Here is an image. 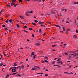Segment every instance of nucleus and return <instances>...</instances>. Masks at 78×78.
I'll return each instance as SVG.
<instances>
[{
	"mask_svg": "<svg viewBox=\"0 0 78 78\" xmlns=\"http://www.w3.org/2000/svg\"><path fill=\"white\" fill-rule=\"evenodd\" d=\"M24 69V65H22L21 66V68H20V69Z\"/></svg>",
	"mask_w": 78,
	"mask_h": 78,
	"instance_id": "nucleus-1",
	"label": "nucleus"
},
{
	"mask_svg": "<svg viewBox=\"0 0 78 78\" xmlns=\"http://www.w3.org/2000/svg\"><path fill=\"white\" fill-rule=\"evenodd\" d=\"M35 45H37V46H39V45H40V44L39 43H35Z\"/></svg>",
	"mask_w": 78,
	"mask_h": 78,
	"instance_id": "nucleus-2",
	"label": "nucleus"
},
{
	"mask_svg": "<svg viewBox=\"0 0 78 78\" xmlns=\"http://www.w3.org/2000/svg\"><path fill=\"white\" fill-rule=\"evenodd\" d=\"M73 37L74 39H76L77 38V36L76 35H75L73 36Z\"/></svg>",
	"mask_w": 78,
	"mask_h": 78,
	"instance_id": "nucleus-3",
	"label": "nucleus"
},
{
	"mask_svg": "<svg viewBox=\"0 0 78 78\" xmlns=\"http://www.w3.org/2000/svg\"><path fill=\"white\" fill-rule=\"evenodd\" d=\"M44 23V22H41V21H39L38 22V23H39V24H43V23Z\"/></svg>",
	"mask_w": 78,
	"mask_h": 78,
	"instance_id": "nucleus-4",
	"label": "nucleus"
},
{
	"mask_svg": "<svg viewBox=\"0 0 78 78\" xmlns=\"http://www.w3.org/2000/svg\"><path fill=\"white\" fill-rule=\"evenodd\" d=\"M29 12V11L26 12V16H28V13Z\"/></svg>",
	"mask_w": 78,
	"mask_h": 78,
	"instance_id": "nucleus-5",
	"label": "nucleus"
},
{
	"mask_svg": "<svg viewBox=\"0 0 78 78\" xmlns=\"http://www.w3.org/2000/svg\"><path fill=\"white\" fill-rule=\"evenodd\" d=\"M63 28V31H65V30H66V27H62Z\"/></svg>",
	"mask_w": 78,
	"mask_h": 78,
	"instance_id": "nucleus-6",
	"label": "nucleus"
},
{
	"mask_svg": "<svg viewBox=\"0 0 78 78\" xmlns=\"http://www.w3.org/2000/svg\"><path fill=\"white\" fill-rule=\"evenodd\" d=\"M20 18H21V19H24V18H23V16H22L20 15Z\"/></svg>",
	"mask_w": 78,
	"mask_h": 78,
	"instance_id": "nucleus-7",
	"label": "nucleus"
},
{
	"mask_svg": "<svg viewBox=\"0 0 78 78\" xmlns=\"http://www.w3.org/2000/svg\"><path fill=\"white\" fill-rule=\"evenodd\" d=\"M12 72H16V69H13L12 70Z\"/></svg>",
	"mask_w": 78,
	"mask_h": 78,
	"instance_id": "nucleus-8",
	"label": "nucleus"
},
{
	"mask_svg": "<svg viewBox=\"0 0 78 78\" xmlns=\"http://www.w3.org/2000/svg\"><path fill=\"white\" fill-rule=\"evenodd\" d=\"M16 27L17 28H20V26L18 24H17L16 25Z\"/></svg>",
	"mask_w": 78,
	"mask_h": 78,
	"instance_id": "nucleus-9",
	"label": "nucleus"
},
{
	"mask_svg": "<svg viewBox=\"0 0 78 78\" xmlns=\"http://www.w3.org/2000/svg\"><path fill=\"white\" fill-rule=\"evenodd\" d=\"M3 55H4V56H6V54H5V52L4 51H3Z\"/></svg>",
	"mask_w": 78,
	"mask_h": 78,
	"instance_id": "nucleus-10",
	"label": "nucleus"
},
{
	"mask_svg": "<svg viewBox=\"0 0 78 78\" xmlns=\"http://www.w3.org/2000/svg\"><path fill=\"white\" fill-rule=\"evenodd\" d=\"M32 25H34V26L36 25V23H35L33 22L32 23Z\"/></svg>",
	"mask_w": 78,
	"mask_h": 78,
	"instance_id": "nucleus-11",
	"label": "nucleus"
},
{
	"mask_svg": "<svg viewBox=\"0 0 78 78\" xmlns=\"http://www.w3.org/2000/svg\"><path fill=\"white\" fill-rule=\"evenodd\" d=\"M74 4H75V5H76V4H78V2H74Z\"/></svg>",
	"mask_w": 78,
	"mask_h": 78,
	"instance_id": "nucleus-12",
	"label": "nucleus"
},
{
	"mask_svg": "<svg viewBox=\"0 0 78 78\" xmlns=\"http://www.w3.org/2000/svg\"><path fill=\"white\" fill-rule=\"evenodd\" d=\"M13 5H14V3L13 2L11 3V6H13Z\"/></svg>",
	"mask_w": 78,
	"mask_h": 78,
	"instance_id": "nucleus-13",
	"label": "nucleus"
},
{
	"mask_svg": "<svg viewBox=\"0 0 78 78\" xmlns=\"http://www.w3.org/2000/svg\"><path fill=\"white\" fill-rule=\"evenodd\" d=\"M40 26L41 27H46L45 25H43V24H41L40 25Z\"/></svg>",
	"mask_w": 78,
	"mask_h": 78,
	"instance_id": "nucleus-14",
	"label": "nucleus"
},
{
	"mask_svg": "<svg viewBox=\"0 0 78 78\" xmlns=\"http://www.w3.org/2000/svg\"><path fill=\"white\" fill-rule=\"evenodd\" d=\"M7 6H8V7L9 8H11V5H7Z\"/></svg>",
	"mask_w": 78,
	"mask_h": 78,
	"instance_id": "nucleus-15",
	"label": "nucleus"
},
{
	"mask_svg": "<svg viewBox=\"0 0 78 78\" xmlns=\"http://www.w3.org/2000/svg\"><path fill=\"white\" fill-rule=\"evenodd\" d=\"M12 69H13V67H11L9 69V71H11V70H12Z\"/></svg>",
	"mask_w": 78,
	"mask_h": 78,
	"instance_id": "nucleus-16",
	"label": "nucleus"
},
{
	"mask_svg": "<svg viewBox=\"0 0 78 78\" xmlns=\"http://www.w3.org/2000/svg\"><path fill=\"white\" fill-rule=\"evenodd\" d=\"M75 54H76V53H75V54H69V56H70H70H72V55H75Z\"/></svg>",
	"mask_w": 78,
	"mask_h": 78,
	"instance_id": "nucleus-17",
	"label": "nucleus"
},
{
	"mask_svg": "<svg viewBox=\"0 0 78 78\" xmlns=\"http://www.w3.org/2000/svg\"><path fill=\"white\" fill-rule=\"evenodd\" d=\"M78 49L74 51L73 52H72V53H76V52H78Z\"/></svg>",
	"mask_w": 78,
	"mask_h": 78,
	"instance_id": "nucleus-18",
	"label": "nucleus"
},
{
	"mask_svg": "<svg viewBox=\"0 0 78 78\" xmlns=\"http://www.w3.org/2000/svg\"><path fill=\"white\" fill-rule=\"evenodd\" d=\"M3 11H4V9H2V10L1 11V12H0V14H2V12H3Z\"/></svg>",
	"mask_w": 78,
	"mask_h": 78,
	"instance_id": "nucleus-19",
	"label": "nucleus"
},
{
	"mask_svg": "<svg viewBox=\"0 0 78 78\" xmlns=\"http://www.w3.org/2000/svg\"><path fill=\"white\" fill-rule=\"evenodd\" d=\"M16 76H21V75H20V74H17L16 75Z\"/></svg>",
	"mask_w": 78,
	"mask_h": 78,
	"instance_id": "nucleus-20",
	"label": "nucleus"
},
{
	"mask_svg": "<svg viewBox=\"0 0 78 78\" xmlns=\"http://www.w3.org/2000/svg\"><path fill=\"white\" fill-rule=\"evenodd\" d=\"M57 59H58L57 60V61H58L60 60V59H61V58H58Z\"/></svg>",
	"mask_w": 78,
	"mask_h": 78,
	"instance_id": "nucleus-21",
	"label": "nucleus"
},
{
	"mask_svg": "<svg viewBox=\"0 0 78 78\" xmlns=\"http://www.w3.org/2000/svg\"><path fill=\"white\" fill-rule=\"evenodd\" d=\"M37 74H40V75H42V74H43V73H38Z\"/></svg>",
	"mask_w": 78,
	"mask_h": 78,
	"instance_id": "nucleus-22",
	"label": "nucleus"
},
{
	"mask_svg": "<svg viewBox=\"0 0 78 78\" xmlns=\"http://www.w3.org/2000/svg\"><path fill=\"white\" fill-rule=\"evenodd\" d=\"M47 23H48V24H51V22H49L48 21L47 22Z\"/></svg>",
	"mask_w": 78,
	"mask_h": 78,
	"instance_id": "nucleus-23",
	"label": "nucleus"
},
{
	"mask_svg": "<svg viewBox=\"0 0 78 78\" xmlns=\"http://www.w3.org/2000/svg\"><path fill=\"white\" fill-rule=\"evenodd\" d=\"M39 31L40 33H42V31H41V29H39Z\"/></svg>",
	"mask_w": 78,
	"mask_h": 78,
	"instance_id": "nucleus-24",
	"label": "nucleus"
},
{
	"mask_svg": "<svg viewBox=\"0 0 78 78\" xmlns=\"http://www.w3.org/2000/svg\"><path fill=\"white\" fill-rule=\"evenodd\" d=\"M33 10H32L30 12H29L28 13H30V14H31V13H33Z\"/></svg>",
	"mask_w": 78,
	"mask_h": 78,
	"instance_id": "nucleus-25",
	"label": "nucleus"
},
{
	"mask_svg": "<svg viewBox=\"0 0 78 78\" xmlns=\"http://www.w3.org/2000/svg\"><path fill=\"white\" fill-rule=\"evenodd\" d=\"M12 21H13L12 20H9V22H12Z\"/></svg>",
	"mask_w": 78,
	"mask_h": 78,
	"instance_id": "nucleus-26",
	"label": "nucleus"
},
{
	"mask_svg": "<svg viewBox=\"0 0 78 78\" xmlns=\"http://www.w3.org/2000/svg\"><path fill=\"white\" fill-rule=\"evenodd\" d=\"M35 67H36V68H37L38 69H39V67L37 66H35Z\"/></svg>",
	"mask_w": 78,
	"mask_h": 78,
	"instance_id": "nucleus-27",
	"label": "nucleus"
},
{
	"mask_svg": "<svg viewBox=\"0 0 78 78\" xmlns=\"http://www.w3.org/2000/svg\"><path fill=\"white\" fill-rule=\"evenodd\" d=\"M45 59H47V60H48V57H45Z\"/></svg>",
	"mask_w": 78,
	"mask_h": 78,
	"instance_id": "nucleus-28",
	"label": "nucleus"
},
{
	"mask_svg": "<svg viewBox=\"0 0 78 78\" xmlns=\"http://www.w3.org/2000/svg\"><path fill=\"white\" fill-rule=\"evenodd\" d=\"M55 62H56V61H53V62H52V64H54L55 63Z\"/></svg>",
	"mask_w": 78,
	"mask_h": 78,
	"instance_id": "nucleus-29",
	"label": "nucleus"
},
{
	"mask_svg": "<svg viewBox=\"0 0 78 78\" xmlns=\"http://www.w3.org/2000/svg\"><path fill=\"white\" fill-rule=\"evenodd\" d=\"M36 69L35 68H33L32 69V70H35Z\"/></svg>",
	"mask_w": 78,
	"mask_h": 78,
	"instance_id": "nucleus-30",
	"label": "nucleus"
},
{
	"mask_svg": "<svg viewBox=\"0 0 78 78\" xmlns=\"http://www.w3.org/2000/svg\"><path fill=\"white\" fill-rule=\"evenodd\" d=\"M64 55H68V53H64Z\"/></svg>",
	"mask_w": 78,
	"mask_h": 78,
	"instance_id": "nucleus-31",
	"label": "nucleus"
},
{
	"mask_svg": "<svg viewBox=\"0 0 78 78\" xmlns=\"http://www.w3.org/2000/svg\"><path fill=\"white\" fill-rule=\"evenodd\" d=\"M3 64H4V63H3L2 62L1 63L0 65H1V66H2V65H3Z\"/></svg>",
	"mask_w": 78,
	"mask_h": 78,
	"instance_id": "nucleus-32",
	"label": "nucleus"
},
{
	"mask_svg": "<svg viewBox=\"0 0 78 78\" xmlns=\"http://www.w3.org/2000/svg\"><path fill=\"white\" fill-rule=\"evenodd\" d=\"M34 55V52H33L32 53V55Z\"/></svg>",
	"mask_w": 78,
	"mask_h": 78,
	"instance_id": "nucleus-33",
	"label": "nucleus"
},
{
	"mask_svg": "<svg viewBox=\"0 0 78 78\" xmlns=\"http://www.w3.org/2000/svg\"><path fill=\"white\" fill-rule=\"evenodd\" d=\"M34 22H36V23H37V22H38V21H37V20H34Z\"/></svg>",
	"mask_w": 78,
	"mask_h": 78,
	"instance_id": "nucleus-34",
	"label": "nucleus"
},
{
	"mask_svg": "<svg viewBox=\"0 0 78 78\" xmlns=\"http://www.w3.org/2000/svg\"><path fill=\"white\" fill-rule=\"evenodd\" d=\"M29 30H31V31H32V30H33V29H32V28H29Z\"/></svg>",
	"mask_w": 78,
	"mask_h": 78,
	"instance_id": "nucleus-35",
	"label": "nucleus"
},
{
	"mask_svg": "<svg viewBox=\"0 0 78 78\" xmlns=\"http://www.w3.org/2000/svg\"><path fill=\"white\" fill-rule=\"evenodd\" d=\"M56 45H53L52 46V47H56Z\"/></svg>",
	"mask_w": 78,
	"mask_h": 78,
	"instance_id": "nucleus-36",
	"label": "nucleus"
},
{
	"mask_svg": "<svg viewBox=\"0 0 78 78\" xmlns=\"http://www.w3.org/2000/svg\"><path fill=\"white\" fill-rule=\"evenodd\" d=\"M55 26H56V27H59V26L58 25H55Z\"/></svg>",
	"mask_w": 78,
	"mask_h": 78,
	"instance_id": "nucleus-37",
	"label": "nucleus"
},
{
	"mask_svg": "<svg viewBox=\"0 0 78 78\" xmlns=\"http://www.w3.org/2000/svg\"><path fill=\"white\" fill-rule=\"evenodd\" d=\"M6 27V25H2V27Z\"/></svg>",
	"mask_w": 78,
	"mask_h": 78,
	"instance_id": "nucleus-38",
	"label": "nucleus"
},
{
	"mask_svg": "<svg viewBox=\"0 0 78 78\" xmlns=\"http://www.w3.org/2000/svg\"><path fill=\"white\" fill-rule=\"evenodd\" d=\"M17 72H16V73H13V74H12V75H15V74H17Z\"/></svg>",
	"mask_w": 78,
	"mask_h": 78,
	"instance_id": "nucleus-39",
	"label": "nucleus"
},
{
	"mask_svg": "<svg viewBox=\"0 0 78 78\" xmlns=\"http://www.w3.org/2000/svg\"><path fill=\"white\" fill-rule=\"evenodd\" d=\"M9 22V20H7L5 21V22L6 23H8Z\"/></svg>",
	"mask_w": 78,
	"mask_h": 78,
	"instance_id": "nucleus-40",
	"label": "nucleus"
},
{
	"mask_svg": "<svg viewBox=\"0 0 78 78\" xmlns=\"http://www.w3.org/2000/svg\"><path fill=\"white\" fill-rule=\"evenodd\" d=\"M36 56V55H34V57H33V59H35V57Z\"/></svg>",
	"mask_w": 78,
	"mask_h": 78,
	"instance_id": "nucleus-41",
	"label": "nucleus"
},
{
	"mask_svg": "<svg viewBox=\"0 0 78 78\" xmlns=\"http://www.w3.org/2000/svg\"><path fill=\"white\" fill-rule=\"evenodd\" d=\"M17 66V64H15L14 65V66Z\"/></svg>",
	"mask_w": 78,
	"mask_h": 78,
	"instance_id": "nucleus-42",
	"label": "nucleus"
},
{
	"mask_svg": "<svg viewBox=\"0 0 78 78\" xmlns=\"http://www.w3.org/2000/svg\"><path fill=\"white\" fill-rule=\"evenodd\" d=\"M19 2H22V0H19Z\"/></svg>",
	"mask_w": 78,
	"mask_h": 78,
	"instance_id": "nucleus-43",
	"label": "nucleus"
},
{
	"mask_svg": "<svg viewBox=\"0 0 78 78\" xmlns=\"http://www.w3.org/2000/svg\"><path fill=\"white\" fill-rule=\"evenodd\" d=\"M17 6V4H16L14 5V7H16Z\"/></svg>",
	"mask_w": 78,
	"mask_h": 78,
	"instance_id": "nucleus-44",
	"label": "nucleus"
},
{
	"mask_svg": "<svg viewBox=\"0 0 78 78\" xmlns=\"http://www.w3.org/2000/svg\"><path fill=\"white\" fill-rule=\"evenodd\" d=\"M75 23H76V25H78V24H77V23H76V20H75Z\"/></svg>",
	"mask_w": 78,
	"mask_h": 78,
	"instance_id": "nucleus-45",
	"label": "nucleus"
},
{
	"mask_svg": "<svg viewBox=\"0 0 78 78\" xmlns=\"http://www.w3.org/2000/svg\"><path fill=\"white\" fill-rule=\"evenodd\" d=\"M16 0H13L12 2H16Z\"/></svg>",
	"mask_w": 78,
	"mask_h": 78,
	"instance_id": "nucleus-46",
	"label": "nucleus"
},
{
	"mask_svg": "<svg viewBox=\"0 0 78 78\" xmlns=\"http://www.w3.org/2000/svg\"><path fill=\"white\" fill-rule=\"evenodd\" d=\"M45 62H47L48 63V61H47V60H45L44 61Z\"/></svg>",
	"mask_w": 78,
	"mask_h": 78,
	"instance_id": "nucleus-47",
	"label": "nucleus"
},
{
	"mask_svg": "<svg viewBox=\"0 0 78 78\" xmlns=\"http://www.w3.org/2000/svg\"><path fill=\"white\" fill-rule=\"evenodd\" d=\"M45 76H48V74H45Z\"/></svg>",
	"mask_w": 78,
	"mask_h": 78,
	"instance_id": "nucleus-48",
	"label": "nucleus"
},
{
	"mask_svg": "<svg viewBox=\"0 0 78 78\" xmlns=\"http://www.w3.org/2000/svg\"><path fill=\"white\" fill-rule=\"evenodd\" d=\"M24 28H27L28 27L27 26H25L23 27Z\"/></svg>",
	"mask_w": 78,
	"mask_h": 78,
	"instance_id": "nucleus-49",
	"label": "nucleus"
},
{
	"mask_svg": "<svg viewBox=\"0 0 78 78\" xmlns=\"http://www.w3.org/2000/svg\"><path fill=\"white\" fill-rule=\"evenodd\" d=\"M76 32L77 33H78V30H76Z\"/></svg>",
	"mask_w": 78,
	"mask_h": 78,
	"instance_id": "nucleus-50",
	"label": "nucleus"
},
{
	"mask_svg": "<svg viewBox=\"0 0 78 78\" xmlns=\"http://www.w3.org/2000/svg\"><path fill=\"white\" fill-rule=\"evenodd\" d=\"M76 53V54H75V55H75V56H76V55H78V53L77 54H76V53Z\"/></svg>",
	"mask_w": 78,
	"mask_h": 78,
	"instance_id": "nucleus-51",
	"label": "nucleus"
},
{
	"mask_svg": "<svg viewBox=\"0 0 78 78\" xmlns=\"http://www.w3.org/2000/svg\"><path fill=\"white\" fill-rule=\"evenodd\" d=\"M30 66V65H27V67H29Z\"/></svg>",
	"mask_w": 78,
	"mask_h": 78,
	"instance_id": "nucleus-52",
	"label": "nucleus"
},
{
	"mask_svg": "<svg viewBox=\"0 0 78 78\" xmlns=\"http://www.w3.org/2000/svg\"><path fill=\"white\" fill-rule=\"evenodd\" d=\"M41 16H44V14H41Z\"/></svg>",
	"mask_w": 78,
	"mask_h": 78,
	"instance_id": "nucleus-53",
	"label": "nucleus"
},
{
	"mask_svg": "<svg viewBox=\"0 0 78 78\" xmlns=\"http://www.w3.org/2000/svg\"><path fill=\"white\" fill-rule=\"evenodd\" d=\"M54 66H57V67L58 65H54Z\"/></svg>",
	"mask_w": 78,
	"mask_h": 78,
	"instance_id": "nucleus-54",
	"label": "nucleus"
},
{
	"mask_svg": "<svg viewBox=\"0 0 78 78\" xmlns=\"http://www.w3.org/2000/svg\"><path fill=\"white\" fill-rule=\"evenodd\" d=\"M64 11H65V12L67 11V9H65L64 10Z\"/></svg>",
	"mask_w": 78,
	"mask_h": 78,
	"instance_id": "nucleus-55",
	"label": "nucleus"
},
{
	"mask_svg": "<svg viewBox=\"0 0 78 78\" xmlns=\"http://www.w3.org/2000/svg\"><path fill=\"white\" fill-rule=\"evenodd\" d=\"M20 23H21V24H23V23L21 21H20Z\"/></svg>",
	"mask_w": 78,
	"mask_h": 78,
	"instance_id": "nucleus-56",
	"label": "nucleus"
},
{
	"mask_svg": "<svg viewBox=\"0 0 78 78\" xmlns=\"http://www.w3.org/2000/svg\"><path fill=\"white\" fill-rule=\"evenodd\" d=\"M34 18H35V19H36V16L35 15H34Z\"/></svg>",
	"mask_w": 78,
	"mask_h": 78,
	"instance_id": "nucleus-57",
	"label": "nucleus"
},
{
	"mask_svg": "<svg viewBox=\"0 0 78 78\" xmlns=\"http://www.w3.org/2000/svg\"><path fill=\"white\" fill-rule=\"evenodd\" d=\"M32 37H34V34H32Z\"/></svg>",
	"mask_w": 78,
	"mask_h": 78,
	"instance_id": "nucleus-58",
	"label": "nucleus"
},
{
	"mask_svg": "<svg viewBox=\"0 0 78 78\" xmlns=\"http://www.w3.org/2000/svg\"><path fill=\"white\" fill-rule=\"evenodd\" d=\"M64 46H66V45H67V44H64Z\"/></svg>",
	"mask_w": 78,
	"mask_h": 78,
	"instance_id": "nucleus-59",
	"label": "nucleus"
},
{
	"mask_svg": "<svg viewBox=\"0 0 78 78\" xmlns=\"http://www.w3.org/2000/svg\"><path fill=\"white\" fill-rule=\"evenodd\" d=\"M1 20H3V18H1Z\"/></svg>",
	"mask_w": 78,
	"mask_h": 78,
	"instance_id": "nucleus-60",
	"label": "nucleus"
},
{
	"mask_svg": "<svg viewBox=\"0 0 78 78\" xmlns=\"http://www.w3.org/2000/svg\"><path fill=\"white\" fill-rule=\"evenodd\" d=\"M72 66L70 65L69 66V68H71V67H72Z\"/></svg>",
	"mask_w": 78,
	"mask_h": 78,
	"instance_id": "nucleus-61",
	"label": "nucleus"
},
{
	"mask_svg": "<svg viewBox=\"0 0 78 78\" xmlns=\"http://www.w3.org/2000/svg\"><path fill=\"white\" fill-rule=\"evenodd\" d=\"M61 64L63 65V63L62 62V61L61 62Z\"/></svg>",
	"mask_w": 78,
	"mask_h": 78,
	"instance_id": "nucleus-62",
	"label": "nucleus"
},
{
	"mask_svg": "<svg viewBox=\"0 0 78 78\" xmlns=\"http://www.w3.org/2000/svg\"><path fill=\"white\" fill-rule=\"evenodd\" d=\"M45 33H44L43 34V36H45Z\"/></svg>",
	"mask_w": 78,
	"mask_h": 78,
	"instance_id": "nucleus-63",
	"label": "nucleus"
},
{
	"mask_svg": "<svg viewBox=\"0 0 78 78\" xmlns=\"http://www.w3.org/2000/svg\"><path fill=\"white\" fill-rule=\"evenodd\" d=\"M0 56H1V58H2V55H1V54H0Z\"/></svg>",
	"mask_w": 78,
	"mask_h": 78,
	"instance_id": "nucleus-64",
	"label": "nucleus"
}]
</instances>
